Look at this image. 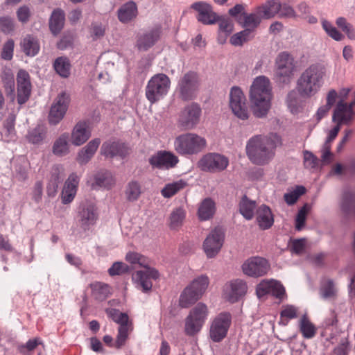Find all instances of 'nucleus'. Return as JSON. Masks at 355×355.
Instances as JSON below:
<instances>
[{
    "mask_svg": "<svg viewBox=\"0 0 355 355\" xmlns=\"http://www.w3.org/2000/svg\"><path fill=\"white\" fill-rule=\"evenodd\" d=\"M281 145V137L277 134L257 135L248 139L245 152L252 163L265 166L274 159L276 148Z\"/></svg>",
    "mask_w": 355,
    "mask_h": 355,
    "instance_id": "obj_1",
    "label": "nucleus"
},
{
    "mask_svg": "<svg viewBox=\"0 0 355 355\" xmlns=\"http://www.w3.org/2000/svg\"><path fill=\"white\" fill-rule=\"evenodd\" d=\"M327 77V69L324 64H312L299 76L297 80V90L301 96L311 98L320 90Z\"/></svg>",
    "mask_w": 355,
    "mask_h": 355,
    "instance_id": "obj_2",
    "label": "nucleus"
},
{
    "mask_svg": "<svg viewBox=\"0 0 355 355\" xmlns=\"http://www.w3.org/2000/svg\"><path fill=\"white\" fill-rule=\"evenodd\" d=\"M272 97L270 79L265 76L256 77L250 88V99L254 116L261 118L268 114L271 107Z\"/></svg>",
    "mask_w": 355,
    "mask_h": 355,
    "instance_id": "obj_3",
    "label": "nucleus"
},
{
    "mask_svg": "<svg viewBox=\"0 0 355 355\" xmlns=\"http://www.w3.org/2000/svg\"><path fill=\"white\" fill-rule=\"evenodd\" d=\"M125 260L130 263L138 264L145 268V270H137L132 274V281L136 287L144 293L151 291L152 280L159 279V273L157 269L150 267V260L135 252H129L125 256Z\"/></svg>",
    "mask_w": 355,
    "mask_h": 355,
    "instance_id": "obj_4",
    "label": "nucleus"
},
{
    "mask_svg": "<svg viewBox=\"0 0 355 355\" xmlns=\"http://www.w3.org/2000/svg\"><path fill=\"white\" fill-rule=\"evenodd\" d=\"M209 315L207 305L203 302H198L189 311L184 322V331L186 335L193 336L198 334Z\"/></svg>",
    "mask_w": 355,
    "mask_h": 355,
    "instance_id": "obj_5",
    "label": "nucleus"
},
{
    "mask_svg": "<svg viewBox=\"0 0 355 355\" xmlns=\"http://www.w3.org/2000/svg\"><path fill=\"white\" fill-rule=\"evenodd\" d=\"M105 313L114 322L119 324L114 343V347L119 349L126 344L129 335L133 330L132 322L129 320L128 314L118 309L109 308L105 310Z\"/></svg>",
    "mask_w": 355,
    "mask_h": 355,
    "instance_id": "obj_6",
    "label": "nucleus"
},
{
    "mask_svg": "<svg viewBox=\"0 0 355 355\" xmlns=\"http://www.w3.org/2000/svg\"><path fill=\"white\" fill-rule=\"evenodd\" d=\"M171 81L164 73L153 76L146 87V97L151 103H155L165 96L170 88Z\"/></svg>",
    "mask_w": 355,
    "mask_h": 355,
    "instance_id": "obj_7",
    "label": "nucleus"
},
{
    "mask_svg": "<svg viewBox=\"0 0 355 355\" xmlns=\"http://www.w3.org/2000/svg\"><path fill=\"white\" fill-rule=\"evenodd\" d=\"M275 77L277 81L284 84L290 83L295 71L293 58L286 52L278 55L275 61Z\"/></svg>",
    "mask_w": 355,
    "mask_h": 355,
    "instance_id": "obj_8",
    "label": "nucleus"
},
{
    "mask_svg": "<svg viewBox=\"0 0 355 355\" xmlns=\"http://www.w3.org/2000/svg\"><path fill=\"white\" fill-rule=\"evenodd\" d=\"M232 324V315L230 313L222 312L216 315L211 321L209 329V338L214 343L221 342L227 335Z\"/></svg>",
    "mask_w": 355,
    "mask_h": 355,
    "instance_id": "obj_9",
    "label": "nucleus"
},
{
    "mask_svg": "<svg viewBox=\"0 0 355 355\" xmlns=\"http://www.w3.org/2000/svg\"><path fill=\"white\" fill-rule=\"evenodd\" d=\"M200 87L199 74L193 71H189L184 74L180 87V96L182 100L195 99Z\"/></svg>",
    "mask_w": 355,
    "mask_h": 355,
    "instance_id": "obj_10",
    "label": "nucleus"
},
{
    "mask_svg": "<svg viewBox=\"0 0 355 355\" xmlns=\"http://www.w3.org/2000/svg\"><path fill=\"white\" fill-rule=\"evenodd\" d=\"M230 107L239 119L245 120L248 118L246 98L242 90L238 87H233L230 90Z\"/></svg>",
    "mask_w": 355,
    "mask_h": 355,
    "instance_id": "obj_11",
    "label": "nucleus"
},
{
    "mask_svg": "<svg viewBox=\"0 0 355 355\" xmlns=\"http://www.w3.org/2000/svg\"><path fill=\"white\" fill-rule=\"evenodd\" d=\"M77 217L80 227L85 231L88 230L98 220L97 208L92 202H83L78 207Z\"/></svg>",
    "mask_w": 355,
    "mask_h": 355,
    "instance_id": "obj_12",
    "label": "nucleus"
},
{
    "mask_svg": "<svg viewBox=\"0 0 355 355\" xmlns=\"http://www.w3.org/2000/svg\"><path fill=\"white\" fill-rule=\"evenodd\" d=\"M205 145V139L196 134L189 133L179 137L180 153H197L202 150Z\"/></svg>",
    "mask_w": 355,
    "mask_h": 355,
    "instance_id": "obj_13",
    "label": "nucleus"
},
{
    "mask_svg": "<svg viewBox=\"0 0 355 355\" xmlns=\"http://www.w3.org/2000/svg\"><path fill=\"white\" fill-rule=\"evenodd\" d=\"M70 103V96L65 92L60 93L52 104L49 122L51 125L58 124L64 116Z\"/></svg>",
    "mask_w": 355,
    "mask_h": 355,
    "instance_id": "obj_14",
    "label": "nucleus"
},
{
    "mask_svg": "<svg viewBox=\"0 0 355 355\" xmlns=\"http://www.w3.org/2000/svg\"><path fill=\"white\" fill-rule=\"evenodd\" d=\"M270 269L268 261L260 257L248 259L242 265L243 273L249 277H259L267 274Z\"/></svg>",
    "mask_w": 355,
    "mask_h": 355,
    "instance_id": "obj_15",
    "label": "nucleus"
},
{
    "mask_svg": "<svg viewBox=\"0 0 355 355\" xmlns=\"http://www.w3.org/2000/svg\"><path fill=\"white\" fill-rule=\"evenodd\" d=\"M202 115V109L197 103H191L187 105L181 112V125L187 130H191L197 126L200 123Z\"/></svg>",
    "mask_w": 355,
    "mask_h": 355,
    "instance_id": "obj_16",
    "label": "nucleus"
},
{
    "mask_svg": "<svg viewBox=\"0 0 355 355\" xmlns=\"http://www.w3.org/2000/svg\"><path fill=\"white\" fill-rule=\"evenodd\" d=\"M228 159L218 153H208L198 162L199 167L204 171L217 172L225 170L228 166Z\"/></svg>",
    "mask_w": 355,
    "mask_h": 355,
    "instance_id": "obj_17",
    "label": "nucleus"
},
{
    "mask_svg": "<svg viewBox=\"0 0 355 355\" xmlns=\"http://www.w3.org/2000/svg\"><path fill=\"white\" fill-rule=\"evenodd\" d=\"M191 8L197 12V20L204 25L215 24L220 19L211 4L205 1H197L191 5Z\"/></svg>",
    "mask_w": 355,
    "mask_h": 355,
    "instance_id": "obj_18",
    "label": "nucleus"
},
{
    "mask_svg": "<svg viewBox=\"0 0 355 355\" xmlns=\"http://www.w3.org/2000/svg\"><path fill=\"white\" fill-rule=\"evenodd\" d=\"M224 240V233L220 228H215L205 239L203 250L208 258L214 257L220 251Z\"/></svg>",
    "mask_w": 355,
    "mask_h": 355,
    "instance_id": "obj_19",
    "label": "nucleus"
},
{
    "mask_svg": "<svg viewBox=\"0 0 355 355\" xmlns=\"http://www.w3.org/2000/svg\"><path fill=\"white\" fill-rule=\"evenodd\" d=\"M149 164L153 168L169 169L175 166L177 157L171 153L159 150L149 158Z\"/></svg>",
    "mask_w": 355,
    "mask_h": 355,
    "instance_id": "obj_20",
    "label": "nucleus"
},
{
    "mask_svg": "<svg viewBox=\"0 0 355 355\" xmlns=\"http://www.w3.org/2000/svg\"><path fill=\"white\" fill-rule=\"evenodd\" d=\"M100 153L107 158H113L117 156L124 158L128 155L129 150L125 144L119 141L110 139L103 142Z\"/></svg>",
    "mask_w": 355,
    "mask_h": 355,
    "instance_id": "obj_21",
    "label": "nucleus"
},
{
    "mask_svg": "<svg viewBox=\"0 0 355 355\" xmlns=\"http://www.w3.org/2000/svg\"><path fill=\"white\" fill-rule=\"evenodd\" d=\"M17 102L19 105L24 104L29 98L31 92V83L28 73L20 69L17 75Z\"/></svg>",
    "mask_w": 355,
    "mask_h": 355,
    "instance_id": "obj_22",
    "label": "nucleus"
},
{
    "mask_svg": "<svg viewBox=\"0 0 355 355\" xmlns=\"http://www.w3.org/2000/svg\"><path fill=\"white\" fill-rule=\"evenodd\" d=\"M160 33V29L155 28L139 34L137 35L136 46L139 51H148L159 40Z\"/></svg>",
    "mask_w": 355,
    "mask_h": 355,
    "instance_id": "obj_23",
    "label": "nucleus"
},
{
    "mask_svg": "<svg viewBox=\"0 0 355 355\" xmlns=\"http://www.w3.org/2000/svg\"><path fill=\"white\" fill-rule=\"evenodd\" d=\"M91 137L89 124L85 121L78 122L73 127L71 134V141L73 145L80 146L85 144Z\"/></svg>",
    "mask_w": 355,
    "mask_h": 355,
    "instance_id": "obj_24",
    "label": "nucleus"
},
{
    "mask_svg": "<svg viewBox=\"0 0 355 355\" xmlns=\"http://www.w3.org/2000/svg\"><path fill=\"white\" fill-rule=\"evenodd\" d=\"M247 289V284L243 280L235 279L225 286V295L229 301L234 302L245 294Z\"/></svg>",
    "mask_w": 355,
    "mask_h": 355,
    "instance_id": "obj_25",
    "label": "nucleus"
},
{
    "mask_svg": "<svg viewBox=\"0 0 355 355\" xmlns=\"http://www.w3.org/2000/svg\"><path fill=\"white\" fill-rule=\"evenodd\" d=\"M353 115L354 112L352 110V105L340 101L334 111L332 120L340 125L348 124L352 120Z\"/></svg>",
    "mask_w": 355,
    "mask_h": 355,
    "instance_id": "obj_26",
    "label": "nucleus"
},
{
    "mask_svg": "<svg viewBox=\"0 0 355 355\" xmlns=\"http://www.w3.org/2000/svg\"><path fill=\"white\" fill-rule=\"evenodd\" d=\"M80 178L76 173H71L66 180L62 191V202L68 204L73 201L77 192Z\"/></svg>",
    "mask_w": 355,
    "mask_h": 355,
    "instance_id": "obj_27",
    "label": "nucleus"
},
{
    "mask_svg": "<svg viewBox=\"0 0 355 355\" xmlns=\"http://www.w3.org/2000/svg\"><path fill=\"white\" fill-rule=\"evenodd\" d=\"M101 142V141L99 138H95L91 140L85 147L82 148L78 151L76 157L77 162L81 165L87 164L94 157Z\"/></svg>",
    "mask_w": 355,
    "mask_h": 355,
    "instance_id": "obj_28",
    "label": "nucleus"
},
{
    "mask_svg": "<svg viewBox=\"0 0 355 355\" xmlns=\"http://www.w3.org/2000/svg\"><path fill=\"white\" fill-rule=\"evenodd\" d=\"M262 19L260 13H259V10L257 9L255 12L252 13H242V15L237 17L236 21L242 27L250 28L251 31L254 33V30L260 24Z\"/></svg>",
    "mask_w": 355,
    "mask_h": 355,
    "instance_id": "obj_29",
    "label": "nucleus"
},
{
    "mask_svg": "<svg viewBox=\"0 0 355 355\" xmlns=\"http://www.w3.org/2000/svg\"><path fill=\"white\" fill-rule=\"evenodd\" d=\"M216 211L215 202L210 198L204 199L199 203L197 215L202 221L208 220L213 218Z\"/></svg>",
    "mask_w": 355,
    "mask_h": 355,
    "instance_id": "obj_30",
    "label": "nucleus"
},
{
    "mask_svg": "<svg viewBox=\"0 0 355 355\" xmlns=\"http://www.w3.org/2000/svg\"><path fill=\"white\" fill-rule=\"evenodd\" d=\"M115 184L116 180L110 171H101L95 175L92 187L111 189Z\"/></svg>",
    "mask_w": 355,
    "mask_h": 355,
    "instance_id": "obj_31",
    "label": "nucleus"
},
{
    "mask_svg": "<svg viewBox=\"0 0 355 355\" xmlns=\"http://www.w3.org/2000/svg\"><path fill=\"white\" fill-rule=\"evenodd\" d=\"M65 15L60 8L55 9L49 19V29L53 35H58L64 27Z\"/></svg>",
    "mask_w": 355,
    "mask_h": 355,
    "instance_id": "obj_32",
    "label": "nucleus"
},
{
    "mask_svg": "<svg viewBox=\"0 0 355 355\" xmlns=\"http://www.w3.org/2000/svg\"><path fill=\"white\" fill-rule=\"evenodd\" d=\"M1 78L5 89V93L8 98L13 102L15 99V78L11 69H5L1 74Z\"/></svg>",
    "mask_w": 355,
    "mask_h": 355,
    "instance_id": "obj_33",
    "label": "nucleus"
},
{
    "mask_svg": "<svg viewBox=\"0 0 355 355\" xmlns=\"http://www.w3.org/2000/svg\"><path fill=\"white\" fill-rule=\"evenodd\" d=\"M257 221L262 230L270 228L273 223V216L270 208L266 205H261L257 210Z\"/></svg>",
    "mask_w": 355,
    "mask_h": 355,
    "instance_id": "obj_34",
    "label": "nucleus"
},
{
    "mask_svg": "<svg viewBox=\"0 0 355 355\" xmlns=\"http://www.w3.org/2000/svg\"><path fill=\"white\" fill-rule=\"evenodd\" d=\"M92 296L98 301L105 300L112 294V288L107 284L94 282L90 285Z\"/></svg>",
    "mask_w": 355,
    "mask_h": 355,
    "instance_id": "obj_35",
    "label": "nucleus"
},
{
    "mask_svg": "<svg viewBox=\"0 0 355 355\" xmlns=\"http://www.w3.org/2000/svg\"><path fill=\"white\" fill-rule=\"evenodd\" d=\"M137 15V5L133 1H128L118 10V18L122 23H127L136 17Z\"/></svg>",
    "mask_w": 355,
    "mask_h": 355,
    "instance_id": "obj_36",
    "label": "nucleus"
},
{
    "mask_svg": "<svg viewBox=\"0 0 355 355\" xmlns=\"http://www.w3.org/2000/svg\"><path fill=\"white\" fill-rule=\"evenodd\" d=\"M281 3L277 0H270L257 8L263 19H270L279 13Z\"/></svg>",
    "mask_w": 355,
    "mask_h": 355,
    "instance_id": "obj_37",
    "label": "nucleus"
},
{
    "mask_svg": "<svg viewBox=\"0 0 355 355\" xmlns=\"http://www.w3.org/2000/svg\"><path fill=\"white\" fill-rule=\"evenodd\" d=\"M69 134H62L53 143L52 147L53 153L58 157L67 155L69 152Z\"/></svg>",
    "mask_w": 355,
    "mask_h": 355,
    "instance_id": "obj_38",
    "label": "nucleus"
},
{
    "mask_svg": "<svg viewBox=\"0 0 355 355\" xmlns=\"http://www.w3.org/2000/svg\"><path fill=\"white\" fill-rule=\"evenodd\" d=\"M200 299H201V297L190 287L187 286L179 297V306L188 308L194 304Z\"/></svg>",
    "mask_w": 355,
    "mask_h": 355,
    "instance_id": "obj_39",
    "label": "nucleus"
},
{
    "mask_svg": "<svg viewBox=\"0 0 355 355\" xmlns=\"http://www.w3.org/2000/svg\"><path fill=\"white\" fill-rule=\"evenodd\" d=\"M209 284V279L207 275H202L195 278L191 283L187 285L193 291H194L201 298L205 293L208 286Z\"/></svg>",
    "mask_w": 355,
    "mask_h": 355,
    "instance_id": "obj_40",
    "label": "nucleus"
},
{
    "mask_svg": "<svg viewBox=\"0 0 355 355\" xmlns=\"http://www.w3.org/2000/svg\"><path fill=\"white\" fill-rule=\"evenodd\" d=\"M53 67L56 73L62 78H68L71 73V63L67 57H59L55 59Z\"/></svg>",
    "mask_w": 355,
    "mask_h": 355,
    "instance_id": "obj_41",
    "label": "nucleus"
},
{
    "mask_svg": "<svg viewBox=\"0 0 355 355\" xmlns=\"http://www.w3.org/2000/svg\"><path fill=\"white\" fill-rule=\"evenodd\" d=\"M23 51L28 56H35L40 51L38 41L31 35H27L21 42Z\"/></svg>",
    "mask_w": 355,
    "mask_h": 355,
    "instance_id": "obj_42",
    "label": "nucleus"
},
{
    "mask_svg": "<svg viewBox=\"0 0 355 355\" xmlns=\"http://www.w3.org/2000/svg\"><path fill=\"white\" fill-rule=\"evenodd\" d=\"M299 329L303 337L311 339L316 334V328L309 320L306 315H304L299 321Z\"/></svg>",
    "mask_w": 355,
    "mask_h": 355,
    "instance_id": "obj_43",
    "label": "nucleus"
},
{
    "mask_svg": "<svg viewBox=\"0 0 355 355\" xmlns=\"http://www.w3.org/2000/svg\"><path fill=\"white\" fill-rule=\"evenodd\" d=\"M255 207V202L249 200L246 196H243L239 203L240 213L247 220H250L253 218Z\"/></svg>",
    "mask_w": 355,
    "mask_h": 355,
    "instance_id": "obj_44",
    "label": "nucleus"
},
{
    "mask_svg": "<svg viewBox=\"0 0 355 355\" xmlns=\"http://www.w3.org/2000/svg\"><path fill=\"white\" fill-rule=\"evenodd\" d=\"M141 193V187L139 182L132 180L128 183L125 190L127 200L130 202L136 201L139 199Z\"/></svg>",
    "mask_w": 355,
    "mask_h": 355,
    "instance_id": "obj_45",
    "label": "nucleus"
},
{
    "mask_svg": "<svg viewBox=\"0 0 355 355\" xmlns=\"http://www.w3.org/2000/svg\"><path fill=\"white\" fill-rule=\"evenodd\" d=\"M245 29L234 34L230 40V43L234 46H241L243 43L254 37V33L250 28Z\"/></svg>",
    "mask_w": 355,
    "mask_h": 355,
    "instance_id": "obj_46",
    "label": "nucleus"
},
{
    "mask_svg": "<svg viewBox=\"0 0 355 355\" xmlns=\"http://www.w3.org/2000/svg\"><path fill=\"white\" fill-rule=\"evenodd\" d=\"M218 22L219 25V38H222L221 42H224L227 37L233 31L234 23L232 19L221 17H220Z\"/></svg>",
    "mask_w": 355,
    "mask_h": 355,
    "instance_id": "obj_47",
    "label": "nucleus"
},
{
    "mask_svg": "<svg viewBox=\"0 0 355 355\" xmlns=\"http://www.w3.org/2000/svg\"><path fill=\"white\" fill-rule=\"evenodd\" d=\"M300 95L298 91L291 90L288 92L286 97V104L293 114H296L300 111L301 107V101L299 97Z\"/></svg>",
    "mask_w": 355,
    "mask_h": 355,
    "instance_id": "obj_48",
    "label": "nucleus"
},
{
    "mask_svg": "<svg viewBox=\"0 0 355 355\" xmlns=\"http://www.w3.org/2000/svg\"><path fill=\"white\" fill-rule=\"evenodd\" d=\"M337 289L331 279L325 281L320 288V295L324 300H333L336 297Z\"/></svg>",
    "mask_w": 355,
    "mask_h": 355,
    "instance_id": "obj_49",
    "label": "nucleus"
},
{
    "mask_svg": "<svg viewBox=\"0 0 355 355\" xmlns=\"http://www.w3.org/2000/svg\"><path fill=\"white\" fill-rule=\"evenodd\" d=\"M321 24L325 33L334 40L341 41L344 39V35L330 21L322 19Z\"/></svg>",
    "mask_w": 355,
    "mask_h": 355,
    "instance_id": "obj_50",
    "label": "nucleus"
},
{
    "mask_svg": "<svg viewBox=\"0 0 355 355\" xmlns=\"http://www.w3.org/2000/svg\"><path fill=\"white\" fill-rule=\"evenodd\" d=\"M46 131L41 125H37L33 130L28 132L26 138L28 141L33 144H38L41 143L45 138Z\"/></svg>",
    "mask_w": 355,
    "mask_h": 355,
    "instance_id": "obj_51",
    "label": "nucleus"
},
{
    "mask_svg": "<svg viewBox=\"0 0 355 355\" xmlns=\"http://www.w3.org/2000/svg\"><path fill=\"white\" fill-rule=\"evenodd\" d=\"M305 191L306 189L304 187L297 186L294 190L284 194V200L288 205H293L300 196L305 193Z\"/></svg>",
    "mask_w": 355,
    "mask_h": 355,
    "instance_id": "obj_52",
    "label": "nucleus"
},
{
    "mask_svg": "<svg viewBox=\"0 0 355 355\" xmlns=\"http://www.w3.org/2000/svg\"><path fill=\"white\" fill-rule=\"evenodd\" d=\"M310 210V207L305 204L298 211L295 218V229L297 231L302 230L305 225L307 214Z\"/></svg>",
    "mask_w": 355,
    "mask_h": 355,
    "instance_id": "obj_53",
    "label": "nucleus"
},
{
    "mask_svg": "<svg viewBox=\"0 0 355 355\" xmlns=\"http://www.w3.org/2000/svg\"><path fill=\"white\" fill-rule=\"evenodd\" d=\"M297 308L293 305H285L282 307L280 315L282 318L281 322L284 325L287 324V321H284L285 319L291 320L297 317Z\"/></svg>",
    "mask_w": 355,
    "mask_h": 355,
    "instance_id": "obj_54",
    "label": "nucleus"
},
{
    "mask_svg": "<svg viewBox=\"0 0 355 355\" xmlns=\"http://www.w3.org/2000/svg\"><path fill=\"white\" fill-rule=\"evenodd\" d=\"M336 24L340 29H342L343 32L347 35L349 38L354 39L355 37L352 25L348 23L345 17H340L337 18Z\"/></svg>",
    "mask_w": 355,
    "mask_h": 355,
    "instance_id": "obj_55",
    "label": "nucleus"
},
{
    "mask_svg": "<svg viewBox=\"0 0 355 355\" xmlns=\"http://www.w3.org/2000/svg\"><path fill=\"white\" fill-rule=\"evenodd\" d=\"M129 267L127 264L123 262H115L109 268L108 273L110 276L120 275L127 272Z\"/></svg>",
    "mask_w": 355,
    "mask_h": 355,
    "instance_id": "obj_56",
    "label": "nucleus"
},
{
    "mask_svg": "<svg viewBox=\"0 0 355 355\" xmlns=\"http://www.w3.org/2000/svg\"><path fill=\"white\" fill-rule=\"evenodd\" d=\"M15 28L14 20L10 17H0V31L6 34L11 33Z\"/></svg>",
    "mask_w": 355,
    "mask_h": 355,
    "instance_id": "obj_57",
    "label": "nucleus"
},
{
    "mask_svg": "<svg viewBox=\"0 0 355 355\" xmlns=\"http://www.w3.org/2000/svg\"><path fill=\"white\" fill-rule=\"evenodd\" d=\"M60 182L58 173H53L47 185V193L49 196H53L57 192Z\"/></svg>",
    "mask_w": 355,
    "mask_h": 355,
    "instance_id": "obj_58",
    "label": "nucleus"
},
{
    "mask_svg": "<svg viewBox=\"0 0 355 355\" xmlns=\"http://www.w3.org/2000/svg\"><path fill=\"white\" fill-rule=\"evenodd\" d=\"M105 27L101 23H92L90 28V34L93 40H97L104 36Z\"/></svg>",
    "mask_w": 355,
    "mask_h": 355,
    "instance_id": "obj_59",
    "label": "nucleus"
},
{
    "mask_svg": "<svg viewBox=\"0 0 355 355\" xmlns=\"http://www.w3.org/2000/svg\"><path fill=\"white\" fill-rule=\"evenodd\" d=\"M318 159L311 152L304 153V164L306 168H315L318 165Z\"/></svg>",
    "mask_w": 355,
    "mask_h": 355,
    "instance_id": "obj_60",
    "label": "nucleus"
},
{
    "mask_svg": "<svg viewBox=\"0 0 355 355\" xmlns=\"http://www.w3.org/2000/svg\"><path fill=\"white\" fill-rule=\"evenodd\" d=\"M272 279L263 280L259 283L257 288V294L259 297H261L266 294H271Z\"/></svg>",
    "mask_w": 355,
    "mask_h": 355,
    "instance_id": "obj_61",
    "label": "nucleus"
},
{
    "mask_svg": "<svg viewBox=\"0 0 355 355\" xmlns=\"http://www.w3.org/2000/svg\"><path fill=\"white\" fill-rule=\"evenodd\" d=\"M321 153V162L322 164H328L333 160L334 155L331 153V144L324 143Z\"/></svg>",
    "mask_w": 355,
    "mask_h": 355,
    "instance_id": "obj_62",
    "label": "nucleus"
},
{
    "mask_svg": "<svg viewBox=\"0 0 355 355\" xmlns=\"http://www.w3.org/2000/svg\"><path fill=\"white\" fill-rule=\"evenodd\" d=\"M14 51V41L12 40H8L3 45L1 58L6 60H10L13 56Z\"/></svg>",
    "mask_w": 355,
    "mask_h": 355,
    "instance_id": "obj_63",
    "label": "nucleus"
},
{
    "mask_svg": "<svg viewBox=\"0 0 355 355\" xmlns=\"http://www.w3.org/2000/svg\"><path fill=\"white\" fill-rule=\"evenodd\" d=\"M43 193V184L42 181H37L33 187L31 192L32 199L36 202L38 203L41 201L42 198Z\"/></svg>",
    "mask_w": 355,
    "mask_h": 355,
    "instance_id": "obj_64",
    "label": "nucleus"
}]
</instances>
